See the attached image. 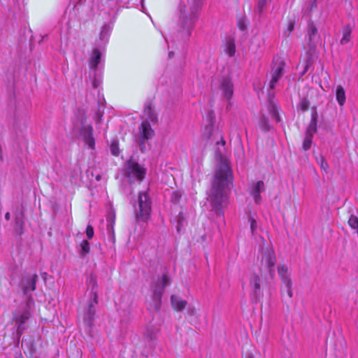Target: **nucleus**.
<instances>
[{
  "label": "nucleus",
  "instance_id": "1",
  "mask_svg": "<svg viewBox=\"0 0 358 358\" xmlns=\"http://www.w3.org/2000/svg\"><path fill=\"white\" fill-rule=\"evenodd\" d=\"M233 186V173L229 162L221 159L216 166L213 178L211 181L208 201L211 210L217 216L223 215V208L227 204L228 195Z\"/></svg>",
  "mask_w": 358,
  "mask_h": 358
},
{
  "label": "nucleus",
  "instance_id": "2",
  "mask_svg": "<svg viewBox=\"0 0 358 358\" xmlns=\"http://www.w3.org/2000/svg\"><path fill=\"white\" fill-rule=\"evenodd\" d=\"M203 1V0H192L188 5L180 3L179 6L178 32L185 40L191 36Z\"/></svg>",
  "mask_w": 358,
  "mask_h": 358
},
{
  "label": "nucleus",
  "instance_id": "3",
  "mask_svg": "<svg viewBox=\"0 0 358 358\" xmlns=\"http://www.w3.org/2000/svg\"><path fill=\"white\" fill-rule=\"evenodd\" d=\"M171 278L168 272L164 273L161 277H159L156 281L154 282L151 287L152 302L150 303L148 309L152 311H158L161 307L162 296L164 292L166 287L170 285Z\"/></svg>",
  "mask_w": 358,
  "mask_h": 358
},
{
  "label": "nucleus",
  "instance_id": "4",
  "mask_svg": "<svg viewBox=\"0 0 358 358\" xmlns=\"http://www.w3.org/2000/svg\"><path fill=\"white\" fill-rule=\"evenodd\" d=\"M34 305V301L29 296L27 298L25 307L13 313L12 321L16 327V334L19 338L27 329L26 322L31 315V311Z\"/></svg>",
  "mask_w": 358,
  "mask_h": 358
},
{
  "label": "nucleus",
  "instance_id": "5",
  "mask_svg": "<svg viewBox=\"0 0 358 358\" xmlns=\"http://www.w3.org/2000/svg\"><path fill=\"white\" fill-rule=\"evenodd\" d=\"M152 201L146 192H139L138 196V208L136 210V218L138 222H147L152 210Z\"/></svg>",
  "mask_w": 358,
  "mask_h": 358
},
{
  "label": "nucleus",
  "instance_id": "6",
  "mask_svg": "<svg viewBox=\"0 0 358 358\" xmlns=\"http://www.w3.org/2000/svg\"><path fill=\"white\" fill-rule=\"evenodd\" d=\"M155 131L148 121H143L138 127V133L136 136V141L141 152L146 150L145 143L153 138Z\"/></svg>",
  "mask_w": 358,
  "mask_h": 358
},
{
  "label": "nucleus",
  "instance_id": "7",
  "mask_svg": "<svg viewBox=\"0 0 358 358\" xmlns=\"http://www.w3.org/2000/svg\"><path fill=\"white\" fill-rule=\"evenodd\" d=\"M285 62L280 58L274 61L271 69V79L270 80V88L273 89L275 84L281 78L285 72Z\"/></svg>",
  "mask_w": 358,
  "mask_h": 358
},
{
  "label": "nucleus",
  "instance_id": "8",
  "mask_svg": "<svg viewBox=\"0 0 358 358\" xmlns=\"http://www.w3.org/2000/svg\"><path fill=\"white\" fill-rule=\"evenodd\" d=\"M38 277L37 274H29L23 277L21 280L20 287L24 295H28L29 292L36 289V284Z\"/></svg>",
  "mask_w": 358,
  "mask_h": 358
},
{
  "label": "nucleus",
  "instance_id": "9",
  "mask_svg": "<svg viewBox=\"0 0 358 358\" xmlns=\"http://www.w3.org/2000/svg\"><path fill=\"white\" fill-rule=\"evenodd\" d=\"M262 264L265 265L268 270L271 278L275 275V265L276 263V257L273 250H268L265 252L262 259Z\"/></svg>",
  "mask_w": 358,
  "mask_h": 358
},
{
  "label": "nucleus",
  "instance_id": "10",
  "mask_svg": "<svg viewBox=\"0 0 358 358\" xmlns=\"http://www.w3.org/2000/svg\"><path fill=\"white\" fill-rule=\"evenodd\" d=\"M278 274L285 285L286 292L289 298L292 297V282L288 273V268L285 265L279 266Z\"/></svg>",
  "mask_w": 358,
  "mask_h": 358
},
{
  "label": "nucleus",
  "instance_id": "11",
  "mask_svg": "<svg viewBox=\"0 0 358 358\" xmlns=\"http://www.w3.org/2000/svg\"><path fill=\"white\" fill-rule=\"evenodd\" d=\"M127 173L135 176L139 180H142L145 176V169L138 163L129 161L127 162Z\"/></svg>",
  "mask_w": 358,
  "mask_h": 358
},
{
  "label": "nucleus",
  "instance_id": "12",
  "mask_svg": "<svg viewBox=\"0 0 358 358\" xmlns=\"http://www.w3.org/2000/svg\"><path fill=\"white\" fill-rule=\"evenodd\" d=\"M220 89L222 92V96L227 99H230L234 94V85L231 78H223L220 83Z\"/></svg>",
  "mask_w": 358,
  "mask_h": 358
},
{
  "label": "nucleus",
  "instance_id": "13",
  "mask_svg": "<svg viewBox=\"0 0 358 358\" xmlns=\"http://www.w3.org/2000/svg\"><path fill=\"white\" fill-rule=\"evenodd\" d=\"M320 38L317 27L313 22H310L308 25L307 31V40L309 46L310 48L315 47L317 41L320 40Z\"/></svg>",
  "mask_w": 358,
  "mask_h": 358
},
{
  "label": "nucleus",
  "instance_id": "14",
  "mask_svg": "<svg viewBox=\"0 0 358 358\" xmlns=\"http://www.w3.org/2000/svg\"><path fill=\"white\" fill-rule=\"evenodd\" d=\"M93 128L91 125L83 126L80 129V135L82 136L85 143L88 145L90 148H94V139L92 136Z\"/></svg>",
  "mask_w": 358,
  "mask_h": 358
},
{
  "label": "nucleus",
  "instance_id": "15",
  "mask_svg": "<svg viewBox=\"0 0 358 358\" xmlns=\"http://www.w3.org/2000/svg\"><path fill=\"white\" fill-rule=\"evenodd\" d=\"M260 281V277L257 274H253L250 280V285L253 290V294L256 300H259L263 296L261 291Z\"/></svg>",
  "mask_w": 358,
  "mask_h": 358
},
{
  "label": "nucleus",
  "instance_id": "16",
  "mask_svg": "<svg viewBox=\"0 0 358 358\" xmlns=\"http://www.w3.org/2000/svg\"><path fill=\"white\" fill-rule=\"evenodd\" d=\"M94 305L95 303L94 301L90 302L87 310L84 313L83 322L88 327H91L93 325L94 315L96 312Z\"/></svg>",
  "mask_w": 358,
  "mask_h": 358
},
{
  "label": "nucleus",
  "instance_id": "17",
  "mask_svg": "<svg viewBox=\"0 0 358 358\" xmlns=\"http://www.w3.org/2000/svg\"><path fill=\"white\" fill-rule=\"evenodd\" d=\"M264 183L262 180H259L250 190V194L253 196L255 201L259 203L262 199L260 193L264 191Z\"/></svg>",
  "mask_w": 358,
  "mask_h": 358
},
{
  "label": "nucleus",
  "instance_id": "18",
  "mask_svg": "<svg viewBox=\"0 0 358 358\" xmlns=\"http://www.w3.org/2000/svg\"><path fill=\"white\" fill-rule=\"evenodd\" d=\"M24 225V213L22 211L16 212L15 214L14 230L17 234L21 235L23 233Z\"/></svg>",
  "mask_w": 358,
  "mask_h": 358
},
{
  "label": "nucleus",
  "instance_id": "19",
  "mask_svg": "<svg viewBox=\"0 0 358 358\" xmlns=\"http://www.w3.org/2000/svg\"><path fill=\"white\" fill-rule=\"evenodd\" d=\"M317 112L316 108H313L311 113V120L306 129V134L313 136L317 131Z\"/></svg>",
  "mask_w": 358,
  "mask_h": 358
},
{
  "label": "nucleus",
  "instance_id": "20",
  "mask_svg": "<svg viewBox=\"0 0 358 358\" xmlns=\"http://www.w3.org/2000/svg\"><path fill=\"white\" fill-rule=\"evenodd\" d=\"M101 62V52L98 48L93 50L92 53L90 56L89 65L90 69L92 71L97 69L98 65Z\"/></svg>",
  "mask_w": 358,
  "mask_h": 358
},
{
  "label": "nucleus",
  "instance_id": "21",
  "mask_svg": "<svg viewBox=\"0 0 358 358\" xmlns=\"http://www.w3.org/2000/svg\"><path fill=\"white\" fill-rule=\"evenodd\" d=\"M87 285L91 288L92 294L93 296V301L95 304L98 303V293H97V281L96 277L91 274L87 279Z\"/></svg>",
  "mask_w": 358,
  "mask_h": 358
},
{
  "label": "nucleus",
  "instance_id": "22",
  "mask_svg": "<svg viewBox=\"0 0 358 358\" xmlns=\"http://www.w3.org/2000/svg\"><path fill=\"white\" fill-rule=\"evenodd\" d=\"M143 114L146 117V120L145 121L154 122L157 120V115L152 109L150 103H145Z\"/></svg>",
  "mask_w": 358,
  "mask_h": 358
},
{
  "label": "nucleus",
  "instance_id": "23",
  "mask_svg": "<svg viewBox=\"0 0 358 358\" xmlns=\"http://www.w3.org/2000/svg\"><path fill=\"white\" fill-rule=\"evenodd\" d=\"M171 301L172 306L176 310L181 311L182 310L185 306H187V301L185 300L182 299L179 296H171Z\"/></svg>",
  "mask_w": 358,
  "mask_h": 358
},
{
  "label": "nucleus",
  "instance_id": "24",
  "mask_svg": "<svg viewBox=\"0 0 358 358\" xmlns=\"http://www.w3.org/2000/svg\"><path fill=\"white\" fill-rule=\"evenodd\" d=\"M336 100L340 106H343L345 102V93L343 87L338 85L336 92Z\"/></svg>",
  "mask_w": 358,
  "mask_h": 358
},
{
  "label": "nucleus",
  "instance_id": "25",
  "mask_svg": "<svg viewBox=\"0 0 358 358\" xmlns=\"http://www.w3.org/2000/svg\"><path fill=\"white\" fill-rule=\"evenodd\" d=\"M351 31L352 30L350 25H347L343 28V37L341 39V44H346L350 41Z\"/></svg>",
  "mask_w": 358,
  "mask_h": 358
},
{
  "label": "nucleus",
  "instance_id": "26",
  "mask_svg": "<svg viewBox=\"0 0 358 358\" xmlns=\"http://www.w3.org/2000/svg\"><path fill=\"white\" fill-rule=\"evenodd\" d=\"M80 250H79V254L82 257H85L90 251V243L86 240H83L80 243Z\"/></svg>",
  "mask_w": 358,
  "mask_h": 358
},
{
  "label": "nucleus",
  "instance_id": "27",
  "mask_svg": "<svg viewBox=\"0 0 358 358\" xmlns=\"http://www.w3.org/2000/svg\"><path fill=\"white\" fill-rule=\"evenodd\" d=\"M259 127L264 131H268L271 129V125L269 124L268 118L262 116L259 120Z\"/></svg>",
  "mask_w": 358,
  "mask_h": 358
},
{
  "label": "nucleus",
  "instance_id": "28",
  "mask_svg": "<svg viewBox=\"0 0 358 358\" xmlns=\"http://www.w3.org/2000/svg\"><path fill=\"white\" fill-rule=\"evenodd\" d=\"M267 4V0H257V7L255 8V13L261 15L264 11V8Z\"/></svg>",
  "mask_w": 358,
  "mask_h": 358
},
{
  "label": "nucleus",
  "instance_id": "29",
  "mask_svg": "<svg viewBox=\"0 0 358 358\" xmlns=\"http://www.w3.org/2000/svg\"><path fill=\"white\" fill-rule=\"evenodd\" d=\"M227 53L230 56L232 57L234 55L236 52V47L234 41H229L227 44V48L226 50Z\"/></svg>",
  "mask_w": 358,
  "mask_h": 358
},
{
  "label": "nucleus",
  "instance_id": "30",
  "mask_svg": "<svg viewBox=\"0 0 358 358\" xmlns=\"http://www.w3.org/2000/svg\"><path fill=\"white\" fill-rule=\"evenodd\" d=\"M312 138L313 136L306 134L303 143V149L306 151L309 150L312 145Z\"/></svg>",
  "mask_w": 358,
  "mask_h": 358
},
{
  "label": "nucleus",
  "instance_id": "31",
  "mask_svg": "<svg viewBox=\"0 0 358 358\" xmlns=\"http://www.w3.org/2000/svg\"><path fill=\"white\" fill-rule=\"evenodd\" d=\"M269 111L271 115V117H273V120H275V122H278L280 121V117L278 114L277 108L274 105H272L271 106V108H269Z\"/></svg>",
  "mask_w": 358,
  "mask_h": 358
},
{
  "label": "nucleus",
  "instance_id": "32",
  "mask_svg": "<svg viewBox=\"0 0 358 358\" xmlns=\"http://www.w3.org/2000/svg\"><path fill=\"white\" fill-rule=\"evenodd\" d=\"M248 222L250 223V225L251 233L253 235L255 234L256 229H257V220L253 216L249 215Z\"/></svg>",
  "mask_w": 358,
  "mask_h": 358
},
{
  "label": "nucleus",
  "instance_id": "33",
  "mask_svg": "<svg viewBox=\"0 0 358 358\" xmlns=\"http://www.w3.org/2000/svg\"><path fill=\"white\" fill-rule=\"evenodd\" d=\"M348 224L352 229H358V217L354 215H351L348 220Z\"/></svg>",
  "mask_w": 358,
  "mask_h": 358
},
{
  "label": "nucleus",
  "instance_id": "34",
  "mask_svg": "<svg viewBox=\"0 0 358 358\" xmlns=\"http://www.w3.org/2000/svg\"><path fill=\"white\" fill-rule=\"evenodd\" d=\"M110 152L113 155L118 156L120 154V150L118 148V143L117 141H113L110 145Z\"/></svg>",
  "mask_w": 358,
  "mask_h": 358
},
{
  "label": "nucleus",
  "instance_id": "35",
  "mask_svg": "<svg viewBox=\"0 0 358 358\" xmlns=\"http://www.w3.org/2000/svg\"><path fill=\"white\" fill-rule=\"evenodd\" d=\"M317 162L320 164L321 169L324 170L325 172H327L329 165L327 161L324 159V158L322 156H321L320 159H317Z\"/></svg>",
  "mask_w": 358,
  "mask_h": 358
},
{
  "label": "nucleus",
  "instance_id": "36",
  "mask_svg": "<svg viewBox=\"0 0 358 358\" xmlns=\"http://www.w3.org/2000/svg\"><path fill=\"white\" fill-rule=\"evenodd\" d=\"M181 196H182V194H181V193L180 192L175 191V192H173L172 193V195H171V201L173 203H177L180 200Z\"/></svg>",
  "mask_w": 358,
  "mask_h": 358
},
{
  "label": "nucleus",
  "instance_id": "37",
  "mask_svg": "<svg viewBox=\"0 0 358 358\" xmlns=\"http://www.w3.org/2000/svg\"><path fill=\"white\" fill-rule=\"evenodd\" d=\"M237 24H238V28L241 30L244 31L246 29L247 24H246V19L245 17H243L238 19Z\"/></svg>",
  "mask_w": 358,
  "mask_h": 358
},
{
  "label": "nucleus",
  "instance_id": "38",
  "mask_svg": "<svg viewBox=\"0 0 358 358\" xmlns=\"http://www.w3.org/2000/svg\"><path fill=\"white\" fill-rule=\"evenodd\" d=\"M310 106V102L306 99H303L300 103V108L303 111H306Z\"/></svg>",
  "mask_w": 358,
  "mask_h": 358
},
{
  "label": "nucleus",
  "instance_id": "39",
  "mask_svg": "<svg viewBox=\"0 0 358 358\" xmlns=\"http://www.w3.org/2000/svg\"><path fill=\"white\" fill-rule=\"evenodd\" d=\"M86 235L88 238V239L92 238L94 236V229L92 225L88 224L86 228Z\"/></svg>",
  "mask_w": 358,
  "mask_h": 358
},
{
  "label": "nucleus",
  "instance_id": "40",
  "mask_svg": "<svg viewBox=\"0 0 358 358\" xmlns=\"http://www.w3.org/2000/svg\"><path fill=\"white\" fill-rule=\"evenodd\" d=\"M103 112L100 111L99 109L98 111L95 113L94 120L96 123H100L102 119Z\"/></svg>",
  "mask_w": 358,
  "mask_h": 358
},
{
  "label": "nucleus",
  "instance_id": "41",
  "mask_svg": "<svg viewBox=\"0 0 358 358\" xmlns=\"http://www.w3.org/2000/svg\"><path fill=\"white\" fill-rule=\"evenodd\" d=\"M294 23H293V22H289L288 23L287 29H288V31H289V33H291V32L293 31V29H294Z\"/></svg>",
  "mask_w": 358,
  "mask_h": 358
},
{
  "label": "nucleus",
  "instance_id": "42",
  "mask_svg": "<svg viewBox=\"0 0 358 358\" xmlns=\"http://www.w3.org/2000/svg\"><path fill=\"white\" fill-rule=\"evenodd\" d=\"M10 218V214L9 212H7L6 214H5V219L6 220H9Z\"/></svg>",
  "mask_w": 358,
  "mask_h": 358
},
{
  "label": "nucleus",
  "instance_id": "43",
  "mask_svg": "<svg viewBox=\"0 0 358 358\" xmlns=\"http://www.w3.org/2000/svg\"><path fill=\"white\" fill-rule=\"evenodd\" d=\"M308 65L306 64V66H305L304 70H303V71L302 73V75H303L308 71Z\"/></svg>",
  "mask_w": 358,
  "mask_h": 358
},
{
  "label": "nucleus",
  "instance_id": "44",
  "mask_svg": "<svg viewBox=\"0 0 358 358\" xmlns=\"http://www.w3.org/2000/svg\"><path fill=\"white\" fill-rule=\"evenodd\" d=\"M101 176L99 174L96 176V180L97 181H99L101 180Z\"/></svg>",
  "mask_w": 358,
  "mask_h": 358
},
{
  "label": "nucleus",
  "instance_id": "45",
  "mask_svg": "<svg viewBox=\"0 0 358 358\" xmlns=\"http://www.w3.org/2000/svg\"><path fill=\"white\" fill-rule=\"evenodd\" d=\"M173 55V52H169V57H171Z\"/></svg>",
  "mask_w": 358,
  "mask_h": 358
},
{
  "label": "nucleus",
  "instance_id": "46",
  "mask_svg": "<svg viewBox=\"0 0 358 358\" xmlns=\"http://www.w3.org/2000/svg\"><path fill=\"white\" fill-rule=\"evenodd\" d=\"M221 143L224 145H225V141L223 139H222Z\"/></svg>",
  "mask_w": 358,
  "mask_h": 358
},
{
  "label": "nucleus",
  "instance_id": "47",
  "mask_svg": "<svg viewBox=\"0 0 358 358\" xmlns=\"http://www.w3.org/2000/svg\"><path fill=\"white\" fill-rule=\"evenodd\" d=\"M313 7H316V4H315V3H313L312 4V8H313Z\"/></svg>",
  "mask_w": 358,
  "mask_h": 358
},
{
  "label": "nucleus",
  "instance_id": "48",
  "mask_svg": "<svg viewBox=\"0 0 358 358\" xmlns=\"http://www.w3.org/2000/svg\"><path fill=\"white\" fill-rule=\"evenodd\" d=\"M94 87H96L95 81L94 82Z\"/></svg>",
  "mask_w": 358,
  "mask_h": 358
},
{
  "label": "nucleus",
  "instance_id": "49",
  "mask_svg": "<svg viewBox=\"0 0 358 358\" xmlns=\"http://www.w3.org/2000/svg\"><path fill=\"white\" fill-rule=\"evenodd\" d=\"M103 33V30L101 31V36H102Z\"/></svg>",
  "mask_w": 358,
  "mask_h": 358
},
{
  "label": "nucleus",
  "instance_id": "50",
  "mask_svg": "<svg viewBox=\"0 0 358 358\" xmlns=\"http://www.w3.org/2000/svg\"><path fill=\"white\" fill-rule=\"evenodd\" d=\"M250 358H252V357H250Z\"/></svg>",
  "mask_w": 358,
  "mask_h": 358
},
{
  "label": "nucleus",
  "instance_id": "51",
  "mask_svg": "<svg viewBox=\"0 0 358 358\" xmlns=\"http://www.w3.org/2000/svg\"><path fill=\"white\" fill-rule=\"evenodd\" d=\"M250 358H252V357H250Z\"/></svg>",
  "mask_w": 358,
  "mask_h": 358
}]
</instances>
